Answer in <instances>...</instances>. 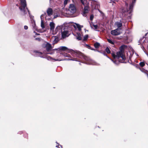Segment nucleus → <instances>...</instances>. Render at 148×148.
I'll return each instance as SVG.
<instances>
[{
	"mask_svg": "<svg viewBox=\"0 0 148 148\" xmlns=\"http://www.w3.org/2000/svg\"><path fill=\"white\" fill-rule=\"evenodd\" d=\"M68 53H70L74 57H77L81 58L83 56V54L77 50H73L71 49H69L67 47L64 46H61L59 48L53 49V51H56L57 53H62V51H66Z\"/></svg>",
	"mask_w": 148,
	"mask_h": 148,
	"instance_id": "1",
	"label": "nucleus"
},
{
	"mask_svg": "<svg viewBox=\"0 0 148 148\" xmlns=\"http://www.w3.org/2000/svg\"><path fill=\"white\" fill-rule=\"evenodd\" d=\"M112 55L114 59H119L118 61H114V60L110 59L108 56L107 57L110 59L116 65H118L119 62L121 63L124 62V61L126 59V58L124 54V51L123 50L120 51H119L116 53V55L114 53H112Z\"/></svg>",
	"mask_w": 148,
	"mask_h": 148,
	"instance_id": "2",
	"label": "nucleus"
},
{
	"mask_svg": "<svg viewBox=\"0 0 148 148\" xmlns=\"http://www.w3.org/2000/svg\"><path fill=\"white\" fill-rule=\"evenodd\" d=\"M36 53V56H38L41 58H46L48 60H54V61H61L62 60H64L61 59L59 58L60 57V56L61 55L59 54H58L56 56V58H57L56 59L53 58L49 56H48L46 55V54H42V53L38 52V51H35L34 52Z\"/></svg>",
	"mask_w": 148,
	"mask_h": 148,
	"instance_id": "3",
	"label": "nucleus"
},
{
	"mask_svg": "<svg viewBox=\"0 0 148 148\" xmlns=\"http://www.w3.org/2000/svg\"><path fill=\"white\" fill-rule=\"evenodd\" d=\"M56 30H59L61 32L62 37L64 38L68 36L69 33L68 29V27L64 26H57L56 28Z\"/></svg>",
	"mask_w": 148,
	"mask_h": 148,
	"instance_id": "4",
	"label": "nucleus"
},
{
	"mask_svg": "<svg viewBox=\"0 0 148 148\" xmlns=\"http://www.w3.org/2000/svg\"><path fill=\"white\" fill-rule=\"evenodd\" d=\"M136 0H134L132 3L128 6V3L125 2V8L122 9V11L123 12L126 13L128 15V13L131 14L132 12V8L133 7L134 4L135 3Z\"/></svg>",
	"mask_w": 148,
	"mask_h": 148,
	"instance_id": "5",
	"label": "nucleus"
},
{
	"mask_svg": "<svg viewBox=\"0 0 148 148\" xmlns=\"http://www.w3.org/2000/svg\"><path fill=\"white\" fill-rule=\"evenodd\" d=\"M73 26L75 29H77L78 30L79 32H77L75 35L77 39L79 40H81L82 39L83 35L81 33V31L82 28L83 27V26L75 23L73 25Z\"/></svg>",
	"mask_w": 148,
	"mask_h": 148,
	"instance_id": "6",
	"label": "nucleus"
},
{
	"mask_svg": "<svg viewBox=\"0 0 148 148\" xmlns=\"http://www.w3.org/2000/svg\"><path fill=\"white\" fill-rule=\"evenodd\" d=\"M21 1V6L19 8L21 11L24 14H25L29 12L28 10L26 7V4L25 0H20Z\"/></svg>",
	"mask_w": 148,
	"mask_h": 148,
	"instance_id": "7",
	"label": "nucleus"
},
{
	"mask_svg": "<svg viewBox=\"0 0 148 148\" xmlns=\"http://www.w3.org/2000/svg\"><path fill=\"white\" fill-rule=\"evenodd\" d=\"M121 32V29L120 28L111 31V33L112 35L116 36L119 35Z\"/></svg>",
	"mask_w": 148,
	"mask_h": 148,
	"instance_id": "8",
	"label": "nucleus"
},
{
	"mask_svg": "<svg viewBox=\"0 0 148 148\" xmlns=\"http://www.w3.org/2000/svg\"><path fill=\"white\" fill-rule=\"evenodd\" d=\"M69 10L70 14H72L75 12L76 8L75 5L73 4H70L69 7Z\"/></svg>",
	"mask_w": 148,
	"mask_h": 148,
	"instance_id": "9",
	"label": "nucleus"
},
{
	"mask_svg": "<svg viewBox=\"0 0 148 148\" xmlns=\"http://www.w3.org/2000/svg\"><path fill=\"white\" fill-rule=\"evenodd\" d=\"M49 25L50 27L51 30V32H52L53 34H55L59 30H55V32H54L53 31V30L55 28V24L53 22H51L49 24Z\"/></svg>",
	"mask_w": 148,
	"mask_h": 148,
	"instance_id": "10",
	"label": "nucleus"
},
{
	"mask_svg": "<svg viewBox=\"0 0 148 148\" xmlns=\"http://www.w3.org/2000/svg\"><path fill=\"white\" fill-rule=\"evenodd\" d=\"M42 16H43V15H42L40 16V18L41 19V26L42 29H43V30H38V32L41 33L43 32L45 30V29H44L45 28V25L42 18Z\"/></svg>",
	"mask_w": 148,
	"mask_h": 148,
	"instance_id": "11",
	"label": "nucleus"
},
{
	"mask_svg": "<svg viewBox=\"0 0 148 148\" xmlns=\"http://www.w3.org/2000/svg\"><path fill=\"white\" fill-rule=\"evenodd\" d=\"M89 0H80L82 4L84 7L88 6L89 1Z\"/></svg>",
	"mask_w": 148,
	"mask_h": 148,
	"instance_id": "12",
	"label": "nucleus"
},
{
	"mask_svg": "<svg viewBox=\"0 0 148 148\" xmlns=\"http://www.w3.org/2000/svg\"><path fill=\"white\" fill-rule=\"evenodd\" d=\"M90 25L92 28L93 29L95 30L98 31L97 29L99 28V27L98 25L94 24L92 23H90Z\"/></svg>",
	"mask_w": 148,
	"mask_h": 148,
	"instance_id": "13",
	"label": "nucleus"
},
{
	"mask_svg": "<svg viewBox=\"0 0 148 148\" xmlns=\"http://www.w3.org/2000/svg\"><path fill=\"white\" fill-rule=\"evenodd\" d=\"M88 11V6L84 7V8L82 14L84 16H86V14L87 13Z\"/></svg>",
	"mask_w": 148,
	"mask_h": 148,
	"instance_id": "14",
	"label": "nucleus"
},
{
	"mask_svg": "<svg viewBox=\"0 0 148 148\" xmlns=\"http://www.w3.org/2000/svg\"><path fill=\"white\" fill-rule=\"evenodd\" d=\"M68 9L66 8H64L62 11V14L64 15H65V14H70Z\"/></svg>",
	"mask_w": 148,
	"mask_h": 148,
	"instance_id": "15",
	"label": "nucleus"
},
{
	"mask_svg": "<svg viewBox=\"0 0 148 148\" xmlns=\"http://www.w3.org/2000/svg\"><path fill=\"white\" fill-rule=\"evenodd\" d=\"M45 47L46 50L48 51L50 50L53 48V47L51 46V45L48 43H47L45 45Z\"/></svg>",
	"mask_w": 148,
	"mask_h": 148,
	"instance_id": "16",
	"label": "nucleus"
},
{
	"mask_svg": "<svg viewBox=\"0 0 148 148\" xmlns=\"http://www.w3.org/2000/svg\"><path fill=\"white\" fill-rule=\"evenodd\" d=\"M47 13L49 16H51L52 14L53 10L52 9L50 8H48L47 11Z\"/></svg>",
	"mask_w": 148,
	"mask_h": 148,
	"instance_id": "17",
	"label": "nucleus"
},
{
	"mask_svg": "<svg viewBox=\"0 0 148 148\" xmlns=\"http://www.w3.org/2000/svg\"><path fill=\"white\" fill-rule=\"evenodd\" d=\"M60 55H62L64 56L65 57H68V58H71V56L69 54H68L64 52V53H60Z\"/></svg>",
	"mask_w": 148,
	"mask_h": 148,
	"instance_id": "18",
	"label": "nucleus"
},
{
	"mask_svg": "<svg viewBox=\"0 0 148 148\" xmlns=\"http://www.w3.org/2000/svg\"><path fill=\"white\" fill-rule=\"evenodd\" d=\"M58 39L57 37L56 36H53L52 37V38L51 40V41H52L53 44H55L57 42V40Z\"/></svg>",
	"mask_w": 148,
	"mask_h": 148,
	"instance_id": "19",
	"label": "nucleus"
},
{
	"mask_svg": "<svg viewBox=\"0 0 148 148\" xmlns=\"http://www.w3.org/2000/svg\"><path fill=\"white\" fill-rule=\"evenodd\" d=\"M115 26L118 27V28H120L122 26V24L120 22H116L115 23Z\"/></svg>",
	"mask_w": 148,
	"mask_h": 148,
	"instance_id": "20",
	"label": "nucleus"
},
{
	"mask_svg": "<svg viewBox=\"0 0 148 148\" xmlns=\"http://www.w3.org/2000/svg\"><path fill=\"white\" fill-rule=\"evenodd\" d=\"M91 6L93 7V8H95V5L97 4V2L95 1H91Z\"/></svg>",
	"mask_w": 148,
	"mask_h": 148,
	"instance_id": "21",
	"label": "nucleus"
},
{
	"mask_svg": "<svg viewBox=\"0 0 148 148\" xmlns=\"http://www.w3.org/2000/svg\"><path fill=\"white\" fill-rule=\"evenodd\" d=\"M32 23L33 28H34V29L36 30H38L36 26L35 22L33 21V22H32Z\"/></svg>",
	"mask_w": 148,
	"mask_h": 148,
	"instance_id": "22",
	"label": "nucleus"
},
{
	"mask_svg": "<svg viewBox=\"0 0 148 148\" xmlns=\"http://www.w3.org/2000/svg\"><path fill=\"white\" fill-rule=\"evenodd\" d=\"M107 40H108V42L109 43H110L112 44H113V45H114V42L113 40H112L111 39H108Z\"/></svg>",
	"mask_w": 148,
	"mask_h": 148,
	"instance_id": "23",
	"label": "nucleus"
},
{
	"mask_svg": "<svg viewBox=\"0 0 148 148\" xmlns=\"http://www.w3.org/2000/svg\"><path fill=\"white\" fill-rule=\"evenodd\" d=\"M100 44L98 42H96L94 44V46L96 48H98Z\"/></svg>",
	"mask_w": 148,
	"mask_h": 148,
	"instance_id": "24",
	"label": "nucleus"
},
{
	"mask_svg": "<svg viewBox=\"0 0 148 148\" xmlns=\"http://www.w3.org/2000/svg\"><path fill=\"white\" fill-rule=\"evenodd\" d=\"M65 60H66L65 59ZM66 60H73V61H79L78 60L77 58H73V59H66Z\"/></svg>",
	"mask_w": 148,
	"mask_h": 148,
	"instance_id": "25",
	"label": "nucleus"
},
{
	"mask_svg": "<svg viewBox=\"0 0 148 148\" xmlns=\"http://www.w3.org/2000/svg\"><path fill=\"white\" fill-rule=\"evenodd\" d=\"M106 51L108 53H110V51L108 48L107 47L106 49Z\"/></svg>",
	"mask_w": 148,
	"mask_h": 148,
	"instance_id": "26",
	"label": "nucleus"
},
{
	"mask_svg": "<svg viewBox=\"0 0 148 148\" xmlns=\"http://www.w3.org/2000/svg\"><path fill=\"white\" fill-rule=\"evenodd\" d=\"M69 0H64V5H66L68 2L69 1Z\"/></svg>",
	"mask_w": 148,
	"mask_h": 148,
	"instance_id": "27",
	"label": "nucleus"
},
{
	"mask_svg": "<svg viewBox=\"0 0 148 148\" xmlns=\"http://www.w3.org/2000/svg\"><path fill=\"white\" fill-rule=\"evenodd\" d=\"M88 35H86L84 37V40H86V39L88 38Z\"/></svg>",
	"mask_w": 148,
	"mask_h": 148,
	"instance_id": "28",
	"label": "nucleus"
},
{
	"mask_svg": "<svg viewBox=\"0 0 148 148\" xmlns=\"http://www.w3.org/2000/svg\"><path fill=\"white\" fill-rule=\"evenodd\" d=\"M140 65L141 66L143 67L144 66L145 63L143 62H141L140 63Z\"/></svg>",
	"mask_w": 148,
	"mask_h": 148,
	"instance_id": "29",
	"label": "nucleus"
},
{
	"mask_svg": "<svg viewBox=\"0 0 148 148\" xmlns=\"http://www.w3.org/2000/svg\"><path fill=\"white\" fill-rule=\"evenodd\" d=\"M94 18V16L93 15H90V19L91 20H92L93 18Z\"/></svg>",
	"mask_w": 148,
	"mask_h": 148,
	"instance_id": "30",
	"label": "nucleus"
},
{
	"mask_svg": "<svg viewBox=\"0 0 148 148\" xmlns=\"http://www.w3.org/2000/svg\"><path fill=\"white\" fill-rule=\"evenodd\" d=\"M58 16V15L57 14L54 15V18H56Z\"/></svg>",
	"mask_w": 148,
	"mask_h": 148,
	"instance_id": "31",
	"label": "nucleus"
},
{
	"mask_svg": "<svg viewBox=\"0 0 148 148\" xmlns=\"http://www.w3.org/2000/svg\"><path fill=\"white\" fill-rule=\"evenodd\" d=\"M24 28L26 30H27V29H28V27L27 26L25 25L24 26Z\"/></svg>",
	"mask_w": 148,
	"mask_h": 148,
	"instance_id": "32",
	"label": "nucleus"
},
{
	"mask_svg": "<svg viewBox=\"0 0 148 148\" xmlns=\"http://www.w3.org/2000/svg\"><path fill=\"white\" fill-rule=\"evenodd\" d=\"M87 45L90 48L89 49H90L92 50H93L91 48V47H90L88 45Z\"/></svg>",
	"mask_w": 148,
	"mask_h": 148,
	"instance_id": "33",
	"label": "nucleus"
},
{
	"mask_svg": "<svg viewBox=\"0 0 148 148\" xmlns=\"http://www.w3.org/2000/svg\"><path fill=\"white\" fill-rule=\"evenodd\" d=\"M48 54H52V53H48Z\"/></svg>",
	"mask_w": 148,
	"mask_h": 148,
	"instance_id": "34",
	"label": "nucleus"
},
{
	"mask_svg": "<svg viewBox=\"0 0 148 148\" xmlns=\"http://www.w3.org/2000/svg\"><path fill=\"white\" fill-rule=\"evenodd\" d=\"M56 147H58V148H58V147H59V145H56Z\"/></svg>",
	"mask_w": 148,
	"mask_h": 148,
	"instance_id": "35",
	"label": "nucleus"
},
{
	"mask_svg": "<svg viewBox=\"0 0 148 148\" xmlns=\"http://www.w3.org/2000/svg\"><path fill=\"white\" fill-rule=\"evenodd\" d=\"M89 64H94L93 63H89Z\"/></svg>",
	"mask_w": 148,
	"mask_h": 148,
	"instance_id": "36",
	"label": "nucleus"
},
{
	"mask_svg": "<svg viewBox=\"0 0 148 148\" xmlns=\"http://www.w3.org/2000/svg\"><path fill=\"white\" fill-rule=\"evenodd\" d=\"M141 71H143V72L144 71H143V70H141Z\"/></svg>",
	"mask_w": 148,
	"mask_h": 148,
	"instance_id": "37",
	"label": "nucleus"
},
{
	"mask_svg": "<svg viewBox=\"0 0 148 148\" xmlns=\"http://www.w3.org/2000/svg\"><path fill=\"white\" fill-rule=\"evenodd\" d=\"M37 34V35H39V34Z\"/></svg>",
	"mask_w": 148,
	"mask_h": 148,
	"instance_id": "38",
	"label": "nucleus"
},
{
	"mask_svg": "<svg viewBox=\"0 0 148 148\" xmlns=\"http://www.w3.org/2000/svg\"><path fill=\"white\" fill-rule=\"evenodd\" d=\"M56 143L57 144H58V143L57 142Z\"/></svg>",
	"mask_w": 148,
	"mask_h": 148,
	"instance_id": "39",
	"label": "nucleus"
}]
</instances>
